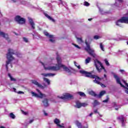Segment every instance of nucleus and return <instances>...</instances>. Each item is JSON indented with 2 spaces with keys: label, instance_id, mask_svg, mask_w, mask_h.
<instances>
[{
  "label": "nucleus",
  "instance_id": "aec40b11",
  "mask_svg": "<svg viewBox=\"0 0 128 128\" xmlns=\"http://www.w3.org/2000/svg\"><path fill=\"white\" fill-rule=\"evenodd\" d=\"M74 124L78 128H82V124L80 122H78V120L75 121Z\"/></svg>",
  "mask_w": 128,
  "mask_h": 128
},
{
  "label": "nucleus",
  "instance_id": "9d476101",
  "mask_svg": "<svg viewBox=\"0 0 128 128\" xmlns=\"http://www.w3.org/2000/svg\"><path fill=\"white\" fill-rule=\"evenodd\" d=\"M15 20L19 24H24L26 22V19L20 17V16H16L15 17Z\"/></svg>",
  "mask_w": 128,
  "mask_h": 128
},
{
  "label": "nucleus",
  "instance_id": "f3484780",
  "mask_svg": "<svg viewBox=\"0 0 128 128\" xmlns=\"http://www.w3.org/2000/svg\"><path fill=\"white\" fill-rule=\"evenodd\" d=\"M44 14L45 16H46V18H48V20H51V22H56V20H54V18H52V16H48V14L44 12Z\"/></svg>",
  "mask_w": 128,
  "mask_h": 128
},
{
  "label": "nucleus",
  "instance_id": "dca6fc26",
  "mask_svg": "<svg viewBox=\"0 0 128 128\" xmlns=\"http://www.w3.org/2000/svg\"><path fill=\"white\" fill-rule=\"evenodd\" d=\"M42 76H56V74H52V73H43L41 74Z\"/></svg>",
  "mask_w": 128,
  "mask_h": 128
},
{
  "label": "nucleus",
  "instance_id": "0e129e2a",
  "mask_svg": "<svg viewBox=\"0 0 128 128\" xmlns=\"http://www.w3.org/2000/svg\"><path fill=\"white\" fill-rule=\"evenodd\" d=\"M126 42H127V44H128V41Z\"/></svg>",
  "mask_w": 128,
  "mask_h": 128
},
{
  "label": "nucleus",
  "instance_id": "ea45409f",
  "mask_svg": "<svg viewBox=\"0 0 128 128\" xmlns=\"http://www.w3.org/2000/svg\"><path fill=\"white\" fill-rule=\"evenodd\" d=\"M23 40L25 42H28V40L26 38H23Z\"/></svg>",
  "mask_w": 128,
  "mask_h": 128
},
{
  "label": "nucleus",
  "instance_id": "49530a36",
  "mask_svg": "<svg viewBox=\"0 0 128 128\" xmlns=\"http://www.w3.org/2000/svg\"><path fill=\"white\" fill-rule=\"evenodd\" d=\"M94 114H100V112H98V109L94 110Z\"/></svg>",
  "mask_w": 128,
  "mask_h": 128
},
{
  "label": "nucleus",
  "instance_id": "4d7b16f0",
  "mask_svg": "<svg viewBox=\"0 0 128 128\" xmlns=\"http://www.w3.org/2000/svg\"><path fill=\"white\" fill-rule=\"evenodd\" d=\"M59 0L60 2L62 4V0Z\"/></svg>",
  "mask_w": 128,
  "mask_h": 128
},
{
  "label": "nucleus",
  "instance_id": "2f4dec72",
  "mask_svg": "<svg viewBox=\"0 0 128 128\" xmlns=\"http://www.w3.org/2000/svg\"><path fill=\"white\" fill-rule=\"evenodd\" d=\"M77 40H78V44H82L84 43V42L82 41V38H77Z\"/></svg>",
  "mask_w": 128,
  "mask_h": 128
},
{
  "label": "nucleus",
  "instance_id": "4c0bfd02",
  "mask_svg": "<svg viewBox=\"0 0 128 128\" xmlns=\"http://www.w3.org/2000/svg\"><path fill=\"white\" fill-rule=\"evenodd\" d=\"M50 38V42H54V36H53V38Z\"/></svg>",
  "mask_w": 128,
  "mask_h": 128
},
{
  "label": "nucleus",
  "instance_id": "b1692460",
  "mask_svg": "<svg viewBox=\"0 0 128 128\" xmlns=\"http://www.w3.org/2000/svg\"><path fill=\"white\" fill-rule=\"evenodd\" d=\"M76 107L78 108H82V103H80V102H76Z\"/></svg>",
  "mask_w": 128,
  "mask_h": 128
},
{
  "label": "nucleus",
  "instance_id": "6e6d98bb",
  "mask_svg": "<svg viewBox=\"0 0 128 128\" xmlns=\"http://www.w3.org/2000/svg\"><path fill=\"white\" fill-rule=\"evenodd\" d=\"M92 20V18H88V20H89L90 22V20Z\"/></svg>",
  "mask_w": 128,
  "mask_h": 128
},
{
  "label": "nucleus",
  "instance_id": "37998d69",
  "mask_svg": "<svg viewBox=\"0 0 128 128\" xmlns=\"http://www.w3.org/2000/svg\"><path fill=\"white\" fill-rule=\"evenodd\" d=\"M22 114H24V116H27V114H28V112H26L22 110Z\"/></svg>",
  "mask_w": 128,
  "mask_h": 128
},
{
  "label": "nucleus",
  "instance_id": "f03ea898",
  "mask_svg": "<svg viewBox=\"0 0 128 128\" xmlns=\"http://www.w3.org/2000/svg\"><path fill=\"white\" fill-rule=\"evenodd\" d=\"M13 54L16 56L18 58H22V54H20V52H16V51L12 49H8V52L6 54V58L8 60L6 61V70H8V64H10V62H12V61L14 60V56H12Z\"/></svg>",
  "mask_w": 128,
  "mask_h": 128
},
{
  "label": "nucleus",
  "instance_id": "72a5a7b5",
  "mask_svg": "<svg viewBox=\"0 0 128 128\" xmlns=\"http://www.w3.org/2000/svg\"><path fill=\"white\" fill-rule=\"evenodd\" d=\"M10 116L11 118H12L13 120H14V118H16V116L14 115V114H13L12 113L10 114Z\"/></svg>",
  "mask_w": 128,
  "mask_h": 128
},
{
  "label": "nucleus",
  "instance_id": "5701e85b",
  "mask_svg": "<svg viewBox=\"0 0 128 128\" xmlns=\"http://www.w3.org/2000/svg\"><path fill=\"white\" fill-rule=\"evenodd\" d=\"M100 48L101 50H102V52H104V45L102 43L100 44Z\"/></svg>",
  "mask_w": 128,
  "mask_h": 128
},
{
  "label": "nucleus",
  "instance_id": "473e14b6",
  "mask_svg": "<svg viewBox=\"0 0 128 128\" xmlns=\"http://www.w3.org/2000/svg\"><path fill=\"white\" fill-rule=\"evenodd\" d=\"M84 6H90V4L88 3V2L85 1L84 2Z\"/></svg>",
  "mask_w": 128,
  "mask_h": 128
},
{
  "label": "nucleus",
  "instance_id": "c9c22d12",
  "mask_svg": "<svg viewBox=\"0 0 128 128\" xmlns=\"http://www.w3.org/2000/svg\"><path fill=\"white\" fill-rule=\"evenodd\" d=\"M104 60L105 62L106 66H110V62H108V59H105Z\"/></svg>",
  "mask_w": 128,
  "mask_h": 128
},
{
  "label": "nucleus",
  "instance_id": "0eeeda50",
  "mask_svg": "<svg viewBox=\"0 0 128 128\" xmlns=\"http://www.w3.org/2000/svg\"><path fill=\"white\" fill-rule=\"evenodd\" d=\"M122 24H128V17H122L116 22V25L120 28H124Z\"/></svg>",
  "mask_w": 128,
  "mask_h": 128
},
{
  "label": "nucleus",
  "instance_id": "79ce46f5",
  "mask_svg": "<svg viewBox=\"0 0 128 128\" xmlns=\"http://www.w3.org/2000/svg\"><path fill=\"white\" fill-rule=\"evenodd\" d=\"M110 100V98H108V96H107L106 99L102 101V102H108V100Z\"/></svg>",
  "mask_w": 128,
  "mask_h": 128
},
{
  "label": "nucleus",
  "instance_id": "423d86ee",
  "mask_svg": "<svg viewBox=\"0 0 128 128\" xmlns=\"http://www.w3.org/2000/svg\"><path fill=\"white\" fill-rule=\"evenodd\" d=\"M94 62L95 66L96 67V68L97 70L99 72H102V70H104V72H106V70L104 68V67L102 66V64L100 62L98 61L97 59L94 60Z\"/></svg>",
  "mask_w": 128,
  "mask_h": 128
},
{
  "label": "nucleus",
  "instance_id": "a211bd4d",
  "mask_svg": "<svg viewBox=\"0 0 128 128\" xmlns=\"http://www.w3.org/2000/svg\"><path fill=\"white\" fill-rule=\"evenodd\" d=\"M42 102L45 108H46L48 106H50V104H48V100L47 98L44 99V100H43Z\"/></svg>",
  "mask_w": 128,
  "mask_h": 128
},
{
  "label": "nucleus",
  "instance_id": "9b49d317",
  "mask_svg": "<svg viewBox=\"0 0 128 128\" xmlns=\"http://www.w3.org/2000/svg\"><path fill=\"white\" fill-rule=\"evenodd\" d=\"M118 118L120 122L122 124V126L123 127L126 126V118H124V116L122 115L118 117Z\"/></svg>",
  "mask_w": 128,
  "mask_h": 128
},
{
  "label": "nucleus",
  "instance_id": "052dcab7",
  "mask_svg": "<svg viewBox=\"0 0 128 128\" xmlns=\"http://www.w3.org/2000/svg\"><path fill=\"white\" fill-rule=\"evenodd\" d=\"M14 2H16V0H12Z\"/></svg>",
  "mask_w": 128,
  "mask_h": 128
},
{
  "label": "nucleus",
  "instance_id": "3c124183",
  "mask_svg": "<svg viewBox=\"0 0 128 128\" xmlns=\"http://www.w3.org/2000/svg\"><path fill=\"white\" fill-rule=\"evenodd\" d=\"M34 122V120H31L29 121V124H32Z\"/></svg>",
  "mask_w": 128,
  "mask_h": 128
},
{
  "label": "nucleus",
  "instance_id": "5fc2aeb1",
  "mask_svg": "<svg viewBox=\"0 0 128 128\" xmlns=\"http://www.w3.org/2000/svg\"><path fill=\"white\" fill-rule=\"evenodd\" d=\"M33 36V38H36V36L34 34H32Z\"/></svg>",
  "mask_w": 128,
  "mask_h": 128
},
{
  "label": "nucleus",
  "instance_id": "2eb2a0df",
  "mask_svg": "<svg viewBox=\"0 0 128 128\" xmlns=\"http://www.w3.org/2000/svg\"><path fill=\"white\" fill-rule=\"evenodd\" d=\"M28 20L29 24L32 26V30H34L36 28V27H35L36 24H34V20H32V18L30 17L28 18Z\"/></svg>",
  "mask_w": 128,
  "mask_h": 128
},
{
  "label": "nucleus",
  "instance_id": "bb28decb",
  "mask_svg": "<svg viewBox=\"0 0 128 128\" xmlns=\"http://www.w3.org/2000/svg\"><path fill=\"white\" fill-rule=\"evenodd\" d=\"M100 102H98L96 100H94V102L93 103V106H94V108L95 106H100Z\"/></svg>",
  "mask_w": 128,
  "mask_h": 128
},
{
  "label": "nucleus",
  "instance_id": "09e8293b",
  "mask_svg": "<svg viewBox=\"0 0 128 128\" xmlns=\"http://www.w3.org/2000/svg\"><path fill=\"white\" fill-rule=\"evenodd\" d=\"M119 72H120L121 74H124V70H119Z\"/></svg>",
  "mask_w": 128,
  "mask_h": 128
},
{
  "label": "nucleus",
  "instance_id": "864d4df0",
  "mask_svg": "<svg viewBox=\"0 0 128 128\" xmlns=\"http://www.w3.org/2000/svg\"><path fill=\"white\" fill-rule=\"evenodd\" d=\"M92 114H93V113H92V112L90 113V115H89V116H92Z\"/></svg>",
  "mask_w": 128,
  "mask_h": 128
},
{
  "label": "nucleus",
  "instance_id": "7ed1b4c3",
  "mask_svg": "<svg viewBox=\"0 0 128 128\" xmlns=\"http://www.w3.org/2000/svg\"><path fill=\"white\" fill-rule=\"evenodd\" d=\"M80 73L82 74H84L86 76H87V78H94V82H95V84H100L102 88H106V86L102 84V82H102V78H100V77L96 75L92 74V72H88L84 70H80Z\"/></svg>",
  "mask_w": 128,
  "mask_h": 128
},
{
  "label": "nucleus",
  "instance_id": "412c9836",
  "mask_svg": "<svg viewBox=\"0 0 128 128\" xmlns=\"http://www.w3.org/2000/svg\"><path fill=\"white\" fill-rule=\"evenodd\" d=\"M43 80L44 82H46V84H47L48 86H50V80L49 79L46 78H44Z\"/></svg>",
  "mask_w": 128,
  "mask_h": 128
},
{
  "label": "nucleus",
  "instance_id": "1a4fd4ad",
  "mask_svg": "<svg viewBox=\"0 0 128 128\" xmlns=\"http://www.w3.org/2000/svg\"><path fill=\"white\" fill-rule=\"evenodd\" d=\"M60 100H72V98H74V96L70 94V93H64L63 95L61 96H58Z\"/></svg>",
  "mask_w": 128,
  "mask_h": 128
},
{
  "label": "nucleus",
  "instance_id": "f704fd0d",
  "mask_svg": "<svg viewBox=\"0 0 128 128\" xmlns=\"http://www.w3.org/2000/svg\"><path fill=\"white\" fill-rule=\"evenodd\" d=\"M74 66H76V68H78V70H80V65H78V63H76V62H74Z\"/></svg>",
  "mask_w": 128,
  "mask_h": 128
},
{
  "label": "nucleus",
  "instance_id": "13d9d810",
  "mask_svg": "<svg viewBox=\"0 0 128 128\" xmlns=\"http://www.w3.org/2000/svg\"><path fill=\"white\" fill-rule=\"evenodd\" d=\"M98 114H99L100 116V118H102V115H101L100 114V113Z\"/></svg>",
  "mask_w": 128,
  "mask_h": 128
},
{
  "label": "nucleus",
  "instance_id": "6ab92c4d",
  "mask_svg": "<svg viewBox=\"0 0 128 128\" xmlns=\"http://www.w3.org/2000/svg\"><path fill=\"white\" fill-rule=\"evenodd\" d=\"M122 4V0H116L115 6H120Z\"/></svg>",
  "mask_w": 128,
  "mask_h": 128
},
{
  "label": "nucleus",
  "instance_id": "c03bdc74",
  "mask_svg": "<svg viewBox=\"0 0 128 128\" xmlns=\"http://www.w3.org/2000/svg\"><path fill=\"white\" fill-rule=\"evenodd\" d=\"M73 46H74L76 48H78L79 50L80 49V47H79L78 45L76 44H73Z\"/></svg>",
  "mask_w": 128,
  "mask_h": 128
},
{
  "label": "nucleus",
  "instance_id": "393cba45",
  "mask_svg": "<svg viewBox=\"0 0 128 128\" xmlns=\"http://www.w3.org/2000/svg\"><path fill=\"white\" fill-rule=\"evenodd\" d=\"M112 104L114 106V107L115 108L116 110H118V109L120 108V106H118L116 102H114Z\"/></svg>",
  "mask_w": 128,
  "mask_h": 128
},
{
  "label": "nucleus",
  "instance_id": "4be33fe9",
  "mask_svg": "<svg viewBox=\"0 0 128 128\" xmlns=\"http://www.w3.org/2000/svg\"><path fill=\"white\" fill-rule=\"evenodd\" d=\"M106 94V91L102 90L101 92H100V94L98 95H97V98H102L104 94Z\"/></svg>",
  "mask_w": 128,
  "mask_h": 128
},
{
  "label": "nucleus",
  "instance_id": "f257e3e1",
  "mask_svg": "<svg viewBox=\"0 0 128 128\" xmlns=\"http://www.w3.org/2000/svg\"><path fill=\"white\" fill-rule=\"evenodd\" d=\"M56 60H57V64H56V66H52V64H54V60H52V62H48V63L45 64H44L42 62H40V64L43 66L45 70H52L53 72H56L59 70H60L62 68L66 72H70V69L62 64V58H60V56L57 55Z\"/></svg>",
  "mask_w": 128,
  "mask_h": 128
},
{
  "label": "nucleus",
  "instance_id": "58836bf2",
  "mask_svg": "<svg viewBox=\"0 0 128 128\" xmlns=\"http://www.w3.org/2000/svg\"><path fill=\"white\" fill-rule=\"evenodd\" d=\"M82 106L86 107L88 106V104L87 103H81Z\"/></svg>",
  "mask_w": 128,
  "mask_h": 128
},
{
  "label": "nucleus",
  "instance_id": "ddd939ff",
  "mask_svg": "<svg viewBox=\"0 0 128 128\" xmlns=\"http://www.w3.org/2000/svg\"><path fill=\"white\" fill-rule=\"evenodd\" d=\"M31 82L32 84H34L35 86H38V88H42V90H44V86L42 85V84L38 82L36 80H32Z\"/></svg>",
  "mask_w": 128,
  "mask_h": 128
},
{
  "label": "nucleus",
  "instance_id": "c85d7f7f",
  "mask_svg": "<svg viewBox=\"0 0 128 128\" xmlns=\"http://www.w3.org/2000/svg\"><path fill=\"white\" fill-rule=\"evenodd\" d=\"M77 94H79L80 96H84V97L86 96V94L84 92H78Z\"/></svg>",
  "mask_w": 128,
  "mask_h": 128
},
{
  "label": "nucleus",
  "instance_id": "e2e57ef3",
  "mask_svg": "<svg viewBox=\"0 0 128 128\" xmlns=\"http://www.w3.org/2000/svg\"><path fill=\"white\" fill-rule=\"evenodd\" d=\"M11 68H12V64H10Z\"/></svg>",
  "mask_w": 128,
  "mask_h": 128
},
{
  "label": "nucleus",
  "instance_id": "a18cd8bd",
  "mask_svg": "<svg viewBox=\"0 0 128 128\" xmlns=\"http://www.w3.org/2000/svg\"><path fill=\"white\" fill-rule=\"evenodd\" d=\"M17 94H24V92L18 91V92H17Z\"/></svg>",
  "mask_w": 128,
  "mask_h": 128
},
{
  "label": "nucleus",
  "instance_id": "680f3d73",
  "mask_svg": "<svg viewBox=\"0 0 128 128\" xmlns=\"http://www.w3.org/2000/svg\"><path fill=\"white\" fill-rule=\"evenodd\" d=\"M104 76L105 78H106V74H104Z\"/></svg>",
  "mask_w": 128,
  "mask_h": 128
},
{
  "label": "nucleus",
  "instance_id": "cd10ccee",
  "mask_svg": "<svg viewBox=\"0 0 128 128\" xmlns=\"http://www.w3.org/2000/svg\"><path fill=\"white\" fill-rule=\"evenodd\" d=\"M44 34L45 36H48L49 38H54V36H52V35H50V34H48V32H46V31L44 32Z\"/></svg>",
  "mask_w": 128,
  "mask_h": 128
},
{
  "label": "nucleus",
  "instance_id": "e433bc0d",
  "mask_svg": "<svg viewBox=\"0 0 128 128\" xmlns=\"http://www.w3.org/2000/svg\"><path fill=\"white\" fill-rule=\"evenodd\" d=\"M94 40H99V38H100V36L98 35H96L95 36H94Z\"/></svg>",
  "mask_w": 128,
  "mask_h": 128
},
{
  "label": "nucleus",
  "instance_id": "7c9ffc66",
  "mask_svg": "<svg viewBox=\"0 0 128 128\" xmlns=\"http://www.w3.org/2000/svg\"><path fill=\"white\" fill-rule=\"evenodd\" d=\"M8 76L10 78V80H12V82H16V78H12L10 74H8Z\"/></svg>",
  "mask_w": 128,
  "mask_h": 128
},
{
  "label": "nucleus",
  "instance_id": "603ef678",
  "mask_svg": "<svg viewBox=\"0 0 128 128\" xmlns=\"http://www.w3.org/2000/svg\"><path fill=\"white\" fill-rule=\"evenodd\" d=\"M12 90H13L14 92H16V88H13Z\"/></svg>",
  "mask_w": 128,
  "mask_h": 128
},
{
  "label": "nucleus",
  "instance_id": "de8ad7c7",
  "mask_svg": "<svg viewBox=\"0 0 128 128\" xmlns=\"http://www.w3.org/2000/svg\"><path fill=\"white\" fill-rule=\"evenodd\" d=\"M124 51L123 50H119L118 51V52H117V54H122V52H123Z\"/></svg>",
  "mask_w": 128,
  "mask_h": 128
},
{
  "label": "nucleus",
  "instance_id": "4468645a",
  "mask_svg": "<svg viewBox=\"0 0 128 128\" xmlns=\"http://www.w3.org/2000/svg\"><path fill=\"white\" fill-rule=\"evenodd\" d=\"M0 36H2V38H6V40L8 42H10V38H8V34H4V32H2L0 30Z\"/></svg>",
  "mask_w": 128,
  "mask_h": 128
},
{
  "label": "nucleus",
  "instance_id": "20e7f679",
  "mask_svg": "<svg viewBox=\"0 0 128 128\" xmlns=\"http://www.w3.org/2000/svg\"><path fill=\"white\" fill-rule=\"evenodd\" d=\"M113 76H114L115 80H116V82L117 84H120V86H122V88H125V92L128 94V84L126 83V81H124V80L123 81L124 84L126 86V87L124 86L122 84V82H120V77H118V75H116L114 73Z\"/></svg>",
  "mask_w": 128,
  "mask_h": 128
},
{
  "label": "nucleus",
  "instance_id": "f8f14e48",
  "mask_svg": "<svg viewBox=\"0 0 128 128\" xmlns=\"http://www.w3.org/2000/svg\"><path fill=\"white\" fill-rule=\"evenodd\" d=\"M54 122L56 124L58 128H64V124H60V120L58 118L54 120Z\"/></svg>",
  "mask_w": 128,
  "mask_h": 128
},
{
  "label": "nucleus",
  "instance_id": "39448f33",
  "mask_svg": "<svg viewBox=\"0 0 128 128\" xmlns=\"http://www.w3.org/2000/svg\"><path fill=\"white\" fill-rule=\"evenodd\" d=\"M85 44H86V48H85V50H86V52H88L89 54H90L91 56H92V58H96V53H94V50L90 48V44L86 40L85 41Z\"/></svg>",
  "mask_w": 128,
  "mask_h": 128
},
{
  "label": "nucleus",
  "instance_id": "8fccbe9b",
  "mask_svg": "<svg viewBox=\"0 0 128 128\" xmlns=\"http://www.w3.org/2000/svg\"><path fill=\"white\" fill-rule=\"evenodd\" d=\"M44 115L46 116H48V113H46V111L44 110Z\"/></svg>",
  "mask_w": 128,
  "mask_h": 128
},
{
  "label": "nucleus",
  "instance_id": "a19ab883",
  "mask_svg": "<svg viewBox=\"0 0 128 128\" xmlns=\"http://www.w3.org/2000/svg\"><path fill=\"white\" fill-rule=\"evenodd\" d=\"M100 12V14H104V10H102V9H100V8H98Z\"/></svg>",
  "mask_w": 128,
  "mask_h": 128
},
{
  "label": "nucleus",
  "instance_id": "c756f323",
  "mask_svg": "<svg viewBox=\"0 0 128 128\" xmlns=\"http://www.w3.org/2000/svg\"><path fill=\"white\" fill-rule=\"evenodd\" d=\"M90 60H92L90 57H88L86 59L85 62L86 64H88L90 63Z\"/></svg>",
  "mask_w": 128,
  "mask_h": 128
},
{
  "label": "nucleus",
  "instance_id": "bf43d9fd",
  "mask_svg": "<svg viewBox=\"0 0 128 128\" xmlns=\"http://www.w3.org/2000/svg\"><path fill=\"white\" fill-rule=\"evenodd\" d=\"M64 128H66V127H64ZM68 128H72V126H68Z\"/></svg>",
  "mask_w": 128,
  "mask_h": 128
},
{
  "label": "nucleus",
  "instance_id": "6e6552de",
  "mask_svg": "<svg viewBox=\"0 0 128 128\" xmlns=\"http://www.w3.org/2000/svg\"><path fill=\"white\" fill-rule=\"evenodd\" d=\"M36 92H38L39 94H38L34 92H31V94H32V96H34L35 98H46V95L42 93V92H40V90L36 89Z\"/></svg>",
  "mask_w": 128,
  "mask_h": 128
},
{
  "label": "nucleus",
  "instance_id": "a878e982",
  "mask_svg": "<svg viewBox=\"0 0 128 128\" xmlns=\"http://www.w3.org/2000/svg\"><path fill=\"white\" fill-rule=\"evenodd\" d=\"M89 94H90L91 96H93L98 98V95L94 91H90L89 92Z\"/></svg>",
  "mask_w": 128,
  "mask_h": 128
}]
</instances>
